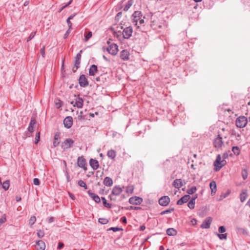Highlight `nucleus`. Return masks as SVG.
I'll list each match as a JSON object with an SVG mask.
<instances>
[{"mask_svg": "<svg viewBox=\"0 0 250 250\" xmlns=\"http://www.w3.org/2000/svg\"><path fill=\"white\" fill-rule=\"evenodd\" d=\"M226 163V160H222L221 155H218L216 160L214 162V166L215 167V170L216 171H219Z\"/></svg>", "mask_w": 250, "mask_h": 250, "instance_id": "f257e3e1", "label": "nucleus"}, {"mask_svg": "<svg viewBox=\"0 0 250 250\" xmlns=\"http://www.w3.org/2000/svg\"><path fill=\"white\" fill-rule=\"evenodd\" d=\"M248 123V119L245 116H240L237 118L235 121L236 125L239 128L244 127Z\"/></svg>", "mask_w": 250, "mask_h": 250, "instance_id": "f03ea898", "label": "nucleus"}, {"mask_svg": "<svg viewBox=\"0 0 250 250\" xmlns=\"http://www.w3.org/2000/svg\"><path fill=\"white\" fill-rule=\"evenodd\" d=\"M123 191V189L119 186H115L113 188L111 194L109 195L110 200H115V199L113 198V196H118Z\"/></svg>", "mask_w": 250, "mask_h": 250, "instance_id": "7ed1b4c3", "label": "nucleus"}, {"mask_svg": "<svg viewBox=\"0 0 250 250\" xmlns=\"http://www.w3.org/2000/svg\"><path fill=\"white\" fill-rule=\"evenodd\" d=\"M77 165L84 171L87 170V164L85 159L83 157H79L77 160Z\"/></svg>", "mask_w": 250, "mask_h": 250, "instance_id": "20e7f679", "label": "nucleus"}, {"mask_svg": "<svg viewBox=\"0 0 250 250\" xmlns=\"http://www.w3.org/2000/svg\"><path fill=\"white\" fill-rule=\"evenodd\" d=\"M213 144L215 147L217 148H220L223 146V138L220 134H218L217 137L214 139Z\"/></svg>", "mask_w": 250, "mask_h": 250, "instance_id": "39448f33", "label": "nucleus"}, {"mask_svg": "<svg viewBox=\"0 0 250 250\" xmlns=\"http://www.w3.org/2000/svg\"><path fill=\"white\" fill-rule=\"evenodd\" d=\"M74 141L71 139H67L62 144V148L63 150L69 148L73 144Z\"/></svg>", "mask_w": 250, "mask_h": 250, "instance_id": "423d86ee", "label": "nucleus"}, {"mask_svg": "<svg viewBox=\"0 0 250 250\" xmlns=\"http://www.w3.org/2000/svg\"><path fill=\"white\" fill-rule=\"evenodd\" d=\"M107 51L112 55H116L118 52V46L116 44H112L107 48Z\"/></svg>", "mask_w": 250, "mask_h": 250, "instance_id": "0eeeda50", "label": "nucleus"}, {"mask_svg": "<svg viewBox=\"0 0 250 250\" xmlns=\"http://www.w3.org/2000/svg\"><path fill=\"white\" fill-rule=\"evenodd\" d=\"M132 33V28L130 26L126 27L123 31V37L124 39H129L131 36Z\"/></svg>", "mask_w": 250, "mask_h": 250, "instance_id": "6e6552de", "label": "nucleus"}, {"mask_svg": "<svg viewBox=\"0 0 250 250\" xmlns=\"http://www.w3.org/2000/svg\"><path fill=\"white\" fill-rule=\"evenodd\" d=\"M83 101L82 98L77 97L75 99V101L71 102V104H73L74 106H76L78 108H82L83 105Z\"/></svg>", "mask_w": 250, "mask_h": 250, "instance_id": "1a4fd4ad", "label": "nucleus"}, {"mask_svg": "<svg viewBox=\"0 0 250 250\" xmlns=\"http://www.w3.org/2000/svg\"><path fill=\"white\" fill-rule=\"evenodd\" d=\"M142 198L137 196L131 197L129 199V203L131 204L135 205H140L142 203Z\"/></svg>", "mask_w": 250, "mask_h": 250, "instance_id": "9d476101", "label": "nucleus"}, {"mask_svg": "<svg viewBox=\"0 0 250 250\" xmlns=\"http://www.w3.org/2000/svg\"><path fill=\"white\" fill-rule=\"evenodd\" d=\"M81 59V55L80 53L77 54L75 58V64L72 68L73 72H76L77 69L79 67L80 64V60Z\"/></svg>", "mask_w": 250, "mask_h": 250, "instance_id": "9b49d317", "label": "nucleus"}, {"mask_svg": "<svg viewBox=\"0 0 250 250\" xmlns=\"http://www.w3.org/2000/svg\"><path fill=\"white\" fill-rule=\"evenodd\" d=\"M63 124L65 127L67 128H70L73 124L72 118L71 116L66 117L64 119Z\"/></svg>", "mask_w": 250, "mask_h": 250, "instance_id": "f8f14e48", "label": "nucleus"}, {"mask_svg": "<svg viewBox=\"0 0 250 250\" xmlns=\"http://www.w3.org/2000/svg\"><path fill=\"white\" fill-rule=\"evenodd\" d=\"M170 202V199L168 196H165L161 197L159 200V203L160 205L163 206H167Z\"/></svg>", "mask_w": 250, "mask_h": 250, "instance_id": "ddd939ff", "label": "nucleus"}, {"mask_svg": "<svg viewBox=\"0 0 250 250\" xmlns=\"http://www.w3.org/2000/svg\"><path fill=\"white\" fill-rule=\"evenodd\" d=\"M142 13L140 11H135L133 14V22H135V25H137L138 21L142 17Z\"/></svg>", "mask_w": 250, "mask_h": 250, "instance_id": "4468645a", "label": "nucleus"}, {"mask_svg": "<svg viewBox=\"0 0 250 250\" xmlns=\"http://www.w3.org/2000/svg\"><path fill=\"white\" fill-rule=\"evenodd\" d=\"M212 219L210 217L206 218L201 225V227L203 229H208L210 227Z\"/></svg>", "mask_w": 250, "mask_h": 250, "instance_id": "2eb2a0df", "label": "nucleus"}, {"mask_svg": "<svg viewBox=\"0 0 250 250\" xmlns=\"http://www.w3.org/2000/svg\"><path fill=\"white\" fill-rule=\"evenodd\" d=\"M79 81L80 85L81 86H86L88 84L87 79L84 75L80 76Z\"/></svg>", "mask_w": 250, "mask_h": 250, "instance_id": "dca6fc26", "label": "nucleus"}, {"mask_svg": "<svg viewBox=\"0 0 250 250\" xmlns=\"http://www.w3.org/2000/svg\"><path fill=\"white\" fill-rule=\"evenodd\" d=\"M35 247L37 250H44L45 249V244L42 240H39L36 242Z\"/></svg>", "mask_w": 250, "mask_h": 250, "instance_id": "f3484780", "label": "nucleus"}, {"mask_svg": "<svg viewBox=\"0 0 250 250\" xmlns=\"http://www.w3.org/2000/svg\"><path fill=\"white\" fill-rule=\"evenodd\" d=\"M190 199V196L189 195H186L183 196L181 199H180L177 202L178 205H181L184 203L187 202L188 200Z\"/></svg>", "mask_w": 250, "mask_h": 250, "instance_id": "a211bd4d", "label": "nucleus"}, {"mask_svg": "<svg viewBox=\"0 0 250 250\" xmlns=\"http://www.w3.org/2000/svg\"><path fill=\"white\" fill-rule=\"evenodd\" d=\"M89 164L91 167L94 170L97 169L99 166L98 161L93 159L90 160Z\"/></svg>", "mask_w": 250, "mask_h": 250, "instance_id": "6ab92c4d", "label": "nucleus"}, {"mask_svg": "<svg viewBox=\"0 0 250 250\" xmlns=\"http://www.w3.org/2000/svg\"><path fill=\"white\" fill-rule=\"evenodd\" d=\"M121 58L123 60H128L129 58V53L126 50H124L121 52Z\"/></svg>", "mask_w": 250, "mask_h": 250, "instance_id": "aec40b11", "label": "nucleus"}, {"mask_svg": "<svg viewBox=\"0 0 250 250\" xmlns=\"http://www.w3.org/2000/svg\"><path fill=\"white\" fill-rule=\"evenodd\" d=\"M123 31L121 30L115 31L114 32V36L117 38L119 41H122L124 39L122 34Z\"/></svg>", "mask_w": 250, "mask_h": 250, "instance_id": "412c9836", "label": "nucleus"}, {"mask_svg": "<svg viewBox=\"0 0 250 250\" xmlns=\"http://www.w3.org/2000/svg\"><path fill=\"white\" fill-rule=\"evenodd\" d=\"M209 187L211 190V194H214L217 191L216 182L214 181H211L210 183Z\"/></svg>", "mask_w": 250, "mask_h": 250, "instance_id": "4be33fe9", "label": "nucleus"}, {"mask_svg": "<svg viewBox=\"0 0 250 250\" xmlns=\"http://www.w3.org/2000/svg\"><path fill=\"white\" fill-rule=\"evenodd\" d=\"M97 72V67L96 65H92L89 69V74L90 76H94Z\"/></svg>", "mask_w": 250, "mask_h": 250, "instance_id": "5701e85b", "label": "nucleus"}, {"mask_svg": "<svg viewBox=\"0 0 250 250\" xmlns=\"http://www.w3.org/2000/svg\"><path fill=\"white\" fill-rule=\"evenodd\" d=\"M113 183L112 179L109 177H105L104 180V184L107 187L112 186Z\"/></svg>", "mask_w": 250, "mask_h": 250, "instance_id": "b1692460", "label": "nucleus"}, {"mask_svg": "<svg viewBox=\"0 0 250 250\" xmlns=\"http://www.w3.org/2000/svg\"><path fill=\"white\" fill-rule=\"evenodd\" d=\"M173 185L175 188H180L182 187L183 183L181 179H176L174 181Z\"/></svg>", "mask_w": 250, "mask_h": 250, "instance_id": "393cba45", "label": "nucleus"}, {"mask_svg": "<svg viewBox=\"0 0 250 250\" xmlns=\"http://www.w3.org/2000/svg\"><path fill=\"white\" fill-rule=\"evenodd\" d=\"M107 155L109 158L114 159L116 156V152L115 150L111 149L108 151Z\"/></svg>", "mask_w": 250, "mask_h": 250, "instance_id": "a878e982", "label": "nucleus"}, {"mask_svg": "<svg viewBox=\"0 0 250 250\" xmlns=\"http://www.w3.org/2000/svg\"><path fill=\"white\" fill-rule=\"evenodd\" d=\"M36 123V121L35 119H31L30 123L29 124V125L28 126V130L29 131L32 132L34 131V126L35 125Z\"/></svg>", "mask_w": 250, "mask_h": 250, "instance_id": "bb28decb", "label": "nucleus"}, {"mask_svg": "<svg viewBox=\"0 0 250 250\" xmlns=\"http://www.w3.org/2000/svg\"><path fill=\"white\" fill-rule=\"evenodd\" d=\"M177 233V231L175 229L173 228H169L167 230V234L168 235L174 236Z\"/></svg>", "mask_w": 250, "mask_h": 250, "instance_id": "cd10ccee", "label": "nucleus"}, {"mask_svg": "<svg viewBox=\"0 0 250 250\" xmlns=\"http://www.w3.org/2000/svg\"><path fill=\"white\" fill-rule=\"evenodd\" d=\"M89 194L90 197L95 201V202L98 203L100 202V198L96 194L89 192Z\"/></svg>", "mask_w": 250, "mask_h": 250, "instance_id": "c85d7f7f", "label": "nucleus"}, {"mask_svg": "<svg viewBox=\"0 0 250 250\" xmlns=\"http://www.w3.org/2000/svg\"><path fill=\"white\" fill-rule=\"evenodd\" d=\"M134 189V187L133 186H132V185L128 186L126 187V188L125 192L126 193H127L128 194H131L133 193Z\"/></svg>", "mask_w": 250, "mask_h": 250, "instance_id": "c756f323", "label": "nucleus"}, {"mask_svg": "<svg viewBox=\"0 0 250 250\" xmlns=\"http://www.w3.org/2000/svg\"><path fill=\"white\" fill-rule=\"evenodd\" d=\"M92 35H93L91 31H88V32H85L83 41L85 42H87L88 41V40L91 37H92Z\"/></svg>", "mask_w": 250, "mask_h": 250, "instance_id": "7c9ffc66", "label": "nucleus"}, {"mask_svg": "<svg viewBox=\"0 0 250 250\" xmlns=\"http://www.w3.org/2000/svg\"><path fill=\"white\" fill-rule=\"evenodd\" d=\"M10 186L9 180H6L2 184V187L5 190H7L8 189Z\"/></svg>", "mask_w": 250, "mask_h": 250, "instance_id": "2f4dec72", "label": "nucleus"}, {"mask_svg": "<svg viewBox=\"0 0 250 250\" xmlns=\"http://www.w3.org/2000/svg\"><path fill=\"white\" fill-rule=\"evenodd\" d=\"M232 151L236 156H238L241 152L240 149L238 146H233L232 148Z\"/></svg>", "mask_w": 250, "mask_h": 250, "instance_id": "473e14b6", "label": "nucleus"}, {"mask_svg": "<svg viewBox=\"0 0 250 250\" xmlns=\"http://www.w3.org/2000/svg\"><path fill=\"white\" fill-rule=\"evenodd\" d=\"M247 197V194L246 192V190L245 191H243L240 194V200L242 202H243L245 201Z\"/></svg>", "mask_w": 250, "mask_h": 250, "instance_id": "72a5a7b5", "label": "nucleus"}, {"mask_svg": "<svg viewBox=\"0 0 250 250\" xmlns=\"http://www.w3.org/2000/svg\"><path fill=\"white\" fill-rule=\"evenodd\" d=\"M78 184L80 187L83 188L85 189H87L86 184L83 180H79L78 182Z\"/></svg>", "mask_w": 250, "mask_h": 250, "instance_id": "f704fd0d", "label": "nucleus"}, {"mask_svg": "<svg viewBox=\"0 0 250 250\" xmlns=\"http://www.w3.org/2000/svg\"><path fill=\"white\" fill-rule=\"evenodd\" d=\"M188 208L190 209H193L195 206L194 199H191L188 204Z\"/></svg>", "mask_w": 250, "mask_h": 250, "instance_id": "c9c22d12", "label": "nucleus"}, {"mask_svg": "<svg viewBox=\"0 0 250 250\" xmlns=\"http://www.w3.org/2000/svg\"><path fill=\"white\" fill-rule=\"evenodd\" d=\"M102 200L103 201V204L105 207L107 208H110L111 207V205L107 203L106 199L104 197L102 198Z\"/></svg>", "mask_w": 250, "mask_h": 250, "instance_id": "e433bc0d", "label": "nucleus"}, {"mask_svg": "<svg viewBox=\"0 0 250 250\" xmlns=\"http://www.w3.org/2000/svg\"><path fill=\"white\" fill-rule=\"evenodd\" d=\"M197 190L196 187H192L188 189L187 193L189 194H193Z\"/></svg>", "mask_w": 250, "mask_h": 250, "instance_id": "4c0bfd02", "label": "nucleus"}, {"mask_svg": "<svg viewBox=\"0 0 250 250\" xmlns=\"http://www.w3.org/2000/svg\"><path fill=\"white\" fill-rule=\"evenodd\" d=\"M99 222L102 224H106L108 222V220L104 218H101L99 219Z\"/></svg>", "mask_w": 250, "mask_h": 250, "instance_id": "58836bf2", "label": "nucleus"}, {"mask_svg": "<svg viewBox=\"0 0 250 250\" xmlns=\"http://www.w3.org/2000/svg\"><path fill=\"white\" fill-rule=\"evenodd\" d=\"M36 220V218L35 216H31L29 220V224L31 226L33 225L35 223Z\"/></svg>", "mask_w": 250, "mask_h": 250, "instance_id": "ea45409f", "label": "nucleus"}, {"mask_svg": "<svg viewBox=\"0 0 250 250\" xmlns=\"http://www.w3.org/2000/svg\"><path fill=\"white\" fill-rule=\"evenodd\" d=\"M217 235H218V237L219 238V239L221 240L227 239V233L221 234H217Z\"/></svg>", "mask_w": 250, "mask_h": 250, "instance_id": "a19ab883", "label": "nucleus"}, {"mask_svg": "<svg viewBox=\"0 0 250 250\" xmlns=\"http://www.w3.org/2000/svg\"><path fill=\"white\" fill-rule=\"evenodd\" d=\"M44 235V231L42 230H39L37 232V235L39 238H42Z\"/></svg>", "mask_w": 250, "mask_h": 250, "instance_id": "79ce46f5", "label": "nucleus"}, {"mask_svg": "<svg viewBox=\"0 0 250 250\" xmlns=\"http://www.w3.org/2000/svg\"><path fill=\"white\" fill-rule=\"evenodd\" d=\"M77 118H78V120H79V121H82V120L84 119V117L83 115V111H81L80 112V115H79L78 116Z\"/></svg>", "mask_w": 250, "mask_h": 250, "instance_id": "37998d69", "label": "nucleus"}, {"mask_svg": "<svg viewBox=\"0 0 250 250\" xmlns=\"http://www.w3.org/2000/svg\"><path fill=\"white\" fill-rule=\"evenodd\" d=\"M35 35H36V32H31V34H30L29 36L27 38V41L29 42V41L32 40L35 37Z\"/></svg>", "mask_w": 250, "mask_h": 250, "instance_id": "c03bdc74", "label": "nucleus"}, {"mask_svg": "<svg viewBox=\"0 0 250 250\" xmlns=\"http://www.w3.org/2000/svg\"><path fill=\"white\" fill-rule=\"evenodd\" d=\"M131 5H132V3L130 1H128L126 3V4L125 6V7H124V10L125 11H127L129 9V8L131 7Z\"/></svg>", "mask_w": 250, "mask_h": 250, "instance_id": "a18cd8bd", "label": "nucleus"}, {"mask_svg": "<svg viewBox=\"0 0 250 250\" xmlns=\"http://www.w3.org/2000/svg\"><path fill=\"white\" fill-rule=\"evenodd\" d=\"M6 221V218L5 215H3L0 219V226L2 224H3L4 222H5Z\"/></svg>", "mask_w": 250, "mask_h": 250, "instance_id": "49530a36", "label": "nucleus"}, {"mask_svg": "<svg viewBox=\"0 0 250 250\" xmlns=\"http://www.w3.org/2000/svg\"><path fill=\"white\" fill-rule=\"evenodd\" d=\"M174 210V208H172L171 209H167L164 210L162 212H161V214H165L166 213H170Z\"/></svg>", "mask_w": 250, "mask_h": 250, "instance_id": "de8ad7c7", "label": "nucleus"}, {"mask_svg": "<svg viewBox=\"0 0 250 250\" xmlns=\"http://www.w3.org/2000/svg\"><path fill=\"white\" fill-rule=\"evenodd\" d=\"M33 183L35 185L39 186L40 185V180L38 178H34L33 180Z\"/></svg>", "mask_w": 250, "mask_h": 250, "instance_id": "09e8293b", "label": "nucleus"}, {"mask_svg": "<svg viewBox=\"0 0 250 250\" xmlns=\"http://www.w3.org/2000/svg\"><path fill=\"white\" fill-rule=\"evenodd\" d=\"M218 231L220 233H224L226 231L225 228L223 226L219 228Z\"/></svg>", "mask_w": 250, "mask_h": 250, "instance_id": "8fccbe9b", "label": "nucleus"}, {"mask_svg": "<svg viewBox=\"0 0 250 250\" xmlns=\"http://www.w3.org/2000/svg\"><path fill=\"white\" fill-rule=\"evenodd\" d=\"M40 52L42 56V57H44L45 56V46H43L42 48L40 50Z\"/></svg>", "mask_w": 250, "mask_h": 250, "instance_id": "3c124183", "label": "nucleus"}, {"mask_svg": "<svg viewBox=\"0 0 250 250\" xmlns=\"http://www.w3.org/2000/svg\"><path fill=\"white\" fill-rule=\"evenodd\" d=\"M40 140V132L38 133V134L35 136V144H37Z\"/></svg>", "mask_w": 250, "mask_h": 250, "instance_id": "603ef678", "label": "nucleus"}, {"mask_svg": "<svg viewBox=\"0 0 250 250\" xmlns=\"http://www.w3.org/2000/svg\"><path fill=\"white\" fill-rule=\"evenodd\" d=\"M121 229H120L119 228H117V227H112L109 229V230H112L114 232L119 231Z\"/></svg>", "mask_w": 250, "mask_h": 250, "instance_id": "864d4df0", "label": "nucleus"}, {"mask_svg": "<svg viewBox=\"0 0 250 250\" xmlns=\"http://www.w3.org/2000/svg\"><path fill=\"white\" fill-rule=\"evenodd\" d=\"M104 174V172L103 171H97L96 172V176L97 177H98L99 176L100 177H102L103 175Z\"/></svg>", "mask_w": 250, "mask_h": 250, "instance_id": "5fc2aeb1", "label": "nucleus"}, {"mask_svg": "<svg viewBox=\"0 0 250 250\" xmlns=\"http://www.w3.org/2000/svg\"><path fill=\"white\" fill-rule=\"evenodd\" d=\"M72 1V0H70L69 1V2L66 5H65L64 6H63L61 9H60V10L59 11V12H60L61 11H62V10L64 8H65V7H67Z\"/></svg>", "mask_w": 250, "mask_h": 250, "instance_id": "6e6d98bb", "label": "nucleus"}, {"mask_svg": "<svg viewBox=\"0 0 250 250\" xmlns=\"http://www.w3.org/2000/svg\"><path fill=\"white\" fill-rule=\"evenodd\" d=\"M59 144V142L58 140H54V142H53V146L54 147H56L57 146H58Z\"/></svg>", "mask_w": 250, "mask_h": 250, "instance_id": "4d7b16f0", "label": "nucleus"}, {"mask_svg": "<svg viewBox=\"0 0 250 250\" xmlns=\"http://www.w3.org/2000/svg\"><path fill=\"white\" fill-rule=\"evenodd\" d=\"M67 24H68V26L69 27V29H70L71 28V26H72V23L71 22V21H70V20L69 19H67Z\"/></svg>", "mask_w": 250, "mask_h": 250, "instance_id": "13d9d810", "label": "nucleus"}, {"mask_svg": "<svg viewBox=\"0 0 250 250\" xmlns=\"http://www.w3.org/2000/svg\"><path fill=\"white\" fill-rule=\"evenodd\" d=\"M228 157V154L227 153H224L223 154L222 159V160H225V159H227Z\"/></svg>", "mask_w": 250, "mask_h": 250, "instance_id": "bf43d9fd", "label": "nucleus"}, {"mask_svg": "<svg viewBox=\"0 0 250 250\" xmlns=\"http://www.w3.org/2000/svg\"><path fill=\"white\" fill-rule=\"evenodd\" d=\"M56 106L57 108H60L62 106V104L60 102V101H59L58 103H56Z\"/></svg>", "mask_w": 250, "mask_h": 250, "instance_id": "052dcab7", "label": "nucleus"}, {"mask_svg": "<svg viewBox=\"0 0 250 250\" xmlns=\"http://www.w3.org/2000/svg\"><path fill=\"white\" fill-rule=\"evenodd\" d=\"M63 247V244L62 242H60L58 245V249H61Z\"/></svg>", "mask_w": 250, "mask_h": 250, "instance_id": "680f3d73", "label": "nucleus"}, {"mask_svg": "<svg viewBox=\"0 0 250 250\" xmlns=\"http://www.w3.org/2000/svg\"><path fill=\"white\" fill-rule=\"evenodd\" d=\"M191 223H192V224L193 225H195L197 223V221L196 219H192L191 220Z\"/></svg>", "mask_w": 250, "mask_h": 250, "instance_id": "e2e57ef3", "label": "nucleus"}, {"mask_svg": "<svg viewBox=\"0 0 250 250\" xmlns=\"http://www.w3.org/2000/svg\"><path fill=\"white\" fill-rule=\"evenodd\" d=\"M122 222L124 223H126V219L125 218V217H123L121 219Z\"/></svg>", "mask_w": 250, "mask_h": 250, "instance_id": "0e129e2a", "label": "nucleus"}, {"mask_svg": "<svg viewBox=\"0 0 250 250\" xmlns=\"http://www.w3.org/2000/svg\"><path fill=\"white\" fill-rule=\"evenodd\" d=\"M151 26H152V27H153L154 29H156V28H156V27L155 26V23L154 21H152V24H151Z\"/></svg>", "mask_w": 250, "mask_h": 250, "instance_id": "69168bd1", "label": "nucleus"}, {"mask_svg": "<svg viewBox=\"0 0 250 250\" xmlns=\"http://www.w3.org/2000/svg\"><path fill=\"white\" fill-rule=\"evenodd\" d=\"M16 200L17 202H19L21 200V197L20 196H16Z\"/></svg>", "mask_w": 250, "mask_h": 250, "instance_id": "338daca9", "label": "nucleus"}, {"mask_svg": "<svg viewBox=\"0 0 250 250\" xmlns=\"http://www.w3.org/2000/svg\"><path fill=\"white\" fill-rule=\"evenodd\" d=\"M145 229H146V227L145 226L143 225V226H141V227H140V230L143 231Z\"/></svg>", "mask_w": 250, "mask_h": 250, "instance_id": "774afa93", "label": "nucleus"}]
</instances>
